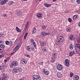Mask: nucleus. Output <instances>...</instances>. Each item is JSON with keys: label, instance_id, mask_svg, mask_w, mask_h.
<instances>
[{"label": "nucleus", "instance_id": "nucleus-1", "mask_svg": "<svg viewBox=\"0 0 80 80\" xmlns=\"http://www.w3.org/2000/svg\"><path fill=\"white\" fill-rule=\"evenodd\" d=\"M58 43L60 45H63L65 43V40L63 39V38L61 36H58L57 38Z\"/></svg>", "mask_w": 80, "mask_h": 80}, {"label": "nucleus", "instance_id": "nucleus-2", "mask_svg": "<svg viewBox=\"0 0 80 80\" xmlns=\"http://www.w3.org/2000/svg\"><path fill=\"white\" fill-rule=\"evenodd\" d=\"M13 70L15 73H18V72H21L22 71V69L20 67H16L13 69Z\"/></svg>", "mask_w": 80, "mask_h": 80}, {"label": "nucleus", "instance_id": "nucleus-3", "mask_svg": "<svg viewBox=\"0 0 80 80\" xmlns=\"http://www.w3.org/2000/svg\"><path fill=\"white\" fill-rule=\"evenodd\" d=\"M11 64L12 66L16 67L18 65V62L16 61H13L12 62Z\"/></svg>", "mask_w": 80, "mask_h": 80}, {"label": "nucleus", "instance_id": "nucleus-4", "mask_svg": "<svg viewBox=\"0 0 80 80\" xmlns=\"http://www.w3.org/2000/svg\"><path fill=\"white\" fill-rule=\"evenodd\" d=\"M38 79H41V78L39 75H34L32 77L33 80H38Z\"/></svg>", "mask_w": 80, "mask_h": 80}, {"label": "nucleus", "instance_id": "nucleus-5", "mask_svg": "<svg viewBox=\"0 0 80 80\" xmlns=\"http://www.w3.org/2000/svg\"><path fill=\"white\" fill-rule=\"evenodd\" d=\"M70 61L68 60V59H66L65 61V65L66 67H68L70 65Z\"/></svg>", "mask_w": 80, "mask_h": 80}, {"label": "nucleus", "instance_id": "nucleus-6", "mask_svg": "<svg viewBox=\"0 0 80 80\" xmlns=\"http://www.w3.org/2000/svg\"><path fill=\"white\" fill-rule=\"evenodd\" d=\"M8 78H9L8 75L4 76L2 78L0 77V80H7L8 79Z\"/></svg>", "mask_w": 80, "mask_h": 80}, {"label": "nucleus", "instance_id": "nucleus-7", "mask_svg": "<svg viewBox=\"0 0 80 80\" xmlns=\"http://www.w3.org/2000/svg\"><path fill=\"white\" fill-rule=\"evenodd\" d=\"M57 68L58 70H62L63 69V66L61 64H58L57 66Z\"/></svg>", "mask_w": 80, "mask_h": 80}, {"label": "nucleus", "instance_id": "nucleus-8", "mask_svg": "<svg viewBox=\"0 0 80 80\" xmlns=\"http://www.w3.org/2000/svg\"><path fill=\"white\" fill-rule=\"evenodd\" d=\"M68 39L71 41H73V40H75V37L73 36V35L71 34L69 37Z\"/></svg>", "mask_w": 80, "mask_h": 80}, {"label": "nucleus", "instance_id": "nucleus-9", "mask_svg": "<svg viewBox=\"0 0 80 80\" xmlns=\"http://www.w3.org/2000/svg\"><path fill=\"white\" fill-rule=\"evenodd\" d=\"M57 57V54L56 53H54L52 55V60H55V59Z\"/></svg>", "mask_w": 80, "mask_h": 80}, {"label": "nucleus", "instance_id": "nucleus-10", "mask_svg": "<svg viewBox=\"0 0 80 80\" xmlns=\"http://www.w3.org/2000/svg\"><path fill=\"white\" fill-rule=\"evenodd\" d=\"M7 2H8V0H4L3 1H2L1 2L0 5H3L5 4V3H7Z\"/></svg>", "mask_w": 80, "mask_h": 80}, {"label": "nucleus", "instance_id": "nucleus-11", "mask_svg": "<svg viewBox=\"0 0 80 80\" xmlns=\"http://www.w3.org/2000/svg\"><path fill=\"white\" fill-rule=\"evenodd\" d=\"M79 79V77L77 75H74L73 76V79L74 80H78Z\"/></svg>", "mask_w": 80, "mask_h": 80}, {"label": "nucleus", "instance_id": "nucleus-12", "mask_svg": "<svg viewBox=\"0 0 80 80\" xmlns=\"http://www.w3.org/2000/svg\"><path fill=\"white\" fill-rule=\"evenodd\" d=\"M44 5L46 7H50L52 5V4L44 3Z\"/></svg>", "mask_w": 80, "mask_h": 80}, {"label": "nucleus", "instance_id": "nucleus-13", "mask_svg": "<svg viewBox=\"0 0 80 80\" xmlns=\"http://www.w3.org/2000/svg\"><path fill=\"white\" fill-rule=\"evenodd\" d=\"M27 49L28 50V52H32L31 49V46H28L27 47Z\"/></svg>", "mask_w": 80, "mask_h": 80}, {"label": "nucleus", "instance_id": "nucleus-14", "mask_svg": "<svg viewBox=\"0 0 80 80\" xmlns=\"http://www.w3.org/2000/svg\"><path fill=\"white\" fill-rule=\"evenodd\" d=\"M42 51L44 53H47L48 52V51L47 50V48L45 47H44L42 49Z\"/></svg>", "mask_w": 80, "mask_h": 80}, {"label": "nucleus", "instance_id": "nucleus-15", "mask_svg": "<svg viewBox=\"0 0 80 80\" xmlns=\"http://www.w3.org/2000/svg\"><path fill=\"white\" fill-rule=\"evenodd\" d=\"M57 76L58 78H61L62 77V75L59 73H58L57 74Z\"/></svg>", "mask_w": 80, "mask_h": 80}, {"label": "nucleus", "instance_id": "nucleus-16", "mask_svg": "<svg viewBox=\"0 0 80 80\" xmlns=\"http://www.w3.org/2000/svg\"><path fill=\"white\" fill-rule=\"evenodd\" d=\"M78 15H76L73 16L72 18L73 20H77V19L78 18Z\"/></svg>", "mask_w": 80, "mask_h": 80}, {"label": "nucleus", "instance_id": "nucleus-17", "mask_svg": "<svg viewBox=\"0 0 80 80\" xmlns=\"http://www.w3.org/2000/svg\"><path fill=\"white\" fill-rule=\"evenodd\" d=\"M69 47H70V48L71 50H73V48H74L75 47H74V46H73V45H72L71 44H70Z\"/></svg>", "mask_w": 80, "mask_h": 80}, {"label": "nucleus", "instance_id": "nucleus-18", "mask_svg": "<svg viewBox=\"0 0 80 80\" xmlns=\"http://www.w3.org/2000/svg\"><path fill=\"white\" fill-rule=\"evenodd\" d=\"M37 16L38 18H41V17H42V14L38 13V14H37Z\"/></svg>", "mask_w": 80, "mask_h": 80}, {"label": "nucleus", "instance_id": "nucleus-19", "mask_svg": "<svg viewBox=\"0 0 80 80\" xmlns=\"http://www.w3.org/2000/svg\"><path fill=\"white\" fill-rule=\"evenodd\" d=\"M76 47L78 48V49H79L80 50V44L76 43Z\"/></svg>", "mask_w": 80, "mask_h": 80}, {"label": "nucleus", "instance_id": "nucleus-20", "mask_svg": "<svg viewBox=\"0 0 80 80\" xmlns=\"http://www.w3.org/2000/svg\"><path fill=\"white\" fill-rule=\"evenodd\" d=\"M4 48L5 46L3 44H1V45H0V49L4 50Z\"/></svg>", "mask_w": 80, "mask_h": 80}, {"label": "nucleus", "instance_id": "nucleus-21", "mask_svg": "<svg viewBox=\"0 0 80 80\" xmlns=\"http://www.w3.org/2000/svg\"><path fill=\"white\" fill-rule=\"evenodd\" d=\"M41 34L42 37H45V35H46L45 32H41Z\"/></svg>", "mask_w": 80, "mask_h": 80}, {"label": "nucleus", "instance_id": "nucleus-22", "mask_svg": "<svg viewBox=\"0 0 80 80\" xmlns=\"http://www.w3.org/2000/svg\"><path fill=\"white\" fill-rule=\"evenodd\" d=\"M37 31V30H36V28H33L32 33L33 34H34L36 33V32Z\"/></svg>", "mask_w": 80, "mask_h": 80}, {"label": "nucleus", "instance_id": "nucleus-23", "mask_svg": "<svg viewBox=\"0 0 80 80\" xmlns=\"http://www.w3.org/2000/svg\"><path fill=\"white\" fill-rule=\"evenodd\" d=\"M16 30L18 32H21V30L18 27H16Z\"/></svg>", "mask_w": 80, "mask_h": 80}, {"label": "nucleus", "instance_id": "nucleus-24", "mask_svg": "<svg viewBox=\"0 0 80 80\" xmlns=\"http://www.w3.org/2000/svg\"><path fill=\"white\" fill-rule=\"evenodd\" d=\"M29 23V22H27L26 25V26L25 27V29H27L28 28V26Z\"/></svg>", "mask_w": 80, "mask_h": 80}, {"label": "nucleus", "instance_id": "nucleus-25", "mask_svg": "<svg viewBox=\"0 0 80 80\" xmlns=\"http://www.w3.org/2000/svg\"><path fill=\"white\" fill-rule=\"evenodd\" d=\"M69 55L70 56H73V55H74V54H75L73 52V51L69 53Z\"/></svg>", "mask_w": 80, "mask_h": 80}, {"label": "nucleus", "instance_id": "nucleus-26", "mask_svg": "<svg viewBox=\"0 0 80 80\" xmlns=\"http://www.w3.org/2000/svg\"><path fill=\"white\" fill-rule=\"evenodd\" d=\"M66 30L68 32H70V31H71V28L69 27H68L66 29Z\"/></svg>", "mask_w": 80, "mask_h": 80}, {"label": "nucleus", "instance_id": "nucleus-27", "mask_svg": "<svg viewBox=\"0 0 80 80\" xmlns=\"http://www.w3.org/2000/svg\"><path fill=\"white\" fill-rule=\"evenodd\" d=\"M44 73L46 75H48L49 74H50V72L48 71H46Z\"/></svg>", "mask_w": 80, "mask_h": 80}, {"label": "nucleus", "instance_id": "nucleus-28", "mask_svg": "<svg viewBox=\"0 0 80 80\" xmlns=\"http://www.w3.org/2000/svg\"><path fill=\"white\" fill-rule=\"evenodd\" d=\"M73 52H74V54H76L78 53V52L77 51L76 49H75L73 50Z\"/></svg>", "mask_w": 80, "mask_h": 80}, {"label": "nucleus", "instance_id": "nucleus-29", "mask_svg": "<svg viewBox=\"0 0 80 80\" xmlns=\"http://www.w3.org/2000/svg\"><path fill=\"white\" fill-rule=\"evenodd\" d=\"M40 43L41 45V46H45V44L44 43V42H40Z\"/></svg>", "mask_w": 80, "mask_h": 80}, {"label": "nucleus", "instance_id": "nucleus-30", "mask_svg": "<svg viewBox=\"0 0 80 80\" xmlns=\"http://www.w3.org/2000/svg\"><path fill=\"white\" fill-rule=\"evenodd\" d=\"M31 51L32 50V51H34L35 50V49H34V47L33 46H31Z\"/></svg>", "mask_w": 80, "mask_h": 80}, {"label": "nucleus", "instance_id": "nucleus-31", "mask_svg": "<svg viewBox=\"0 0 80 80\" xmlns=\"http://www.w3.org/2000/svg\"><path fill=\"white\" fill-rule=\"evenodd\" d=\"M5 43L6 45H8L10 44V42L8 41H6L5 42Z\"/></svg>", "mask_w": 80, "mask_h": 80}, {"label": "nucleus", "instance_id": "nucleus-32", "mask_svg": "<svg viewBox=\"0 0 80 80\" xmlns=\"http://www.w3.org/2000/svg\"><path fill=\"white\" fill-rule=\"evenodd\" d=\"M21 63L22 64H23L24 65H26V64H27V61H25L24 62H21Z\"/></svg>", "mask_w": 80, "mask_h": 80}, {"label": "nucleus", "instance_id": "nucleus-33", "mask_svg": "<svg viewBox=\"0 0 80 80\" xmlns=\"http://www.w3.org/2000/svg\"><path fill=\"white\" fill-rule=\"evenodd\" d=\"M16 14L17 15H18L19 16V15H20L21 14L20 13V12H18H18H17V11H16L15 12Z\"/></svg>", "mask_w": 80, "mask_h": 80}, {"label": "nucleus", "instance_id": "nucleus-34", "mask_svg": "<svg viewBox=\"0 0 80 80\" xmlns=\"http://www.w3.org/2000/svg\"><path fill=\"white\" fill-rule=\"evenodd\" d=\"M20 43H18V45H17L16 46V47L17 48H18L19 47H20Z\"/></svg>", "mask_w": 80, "mask_h": 80}, {"label": "nucleus", "instance_id": "nucleus-35", "mask_svg": "<svg viewBox=\"0 0 80 80\" xmlns=\"http://www.w3.org/2000/svg\"><path fill=\"white\" fill-rule=\"evenodd\" d=\"M9 58H7L6 59H5L4 60V62H8V61H9Z\"/></svg>", "mask_w": 80, "mask_h": 80}, {"label": "nucleus", "instance_id": "nucleus-36", "mask_svg": "<svg viewBox=\"0 0 80 80\" xmlns=\"http://www.w3.org/2000/svg\"><path fill=\"white\" fill-rule=\"evenodd\" d=\"M13 1H10L8 3L9 5H11V4H13Z\"/></svg>", "mask_w": 80, "mask_h": 80}, {"label": "nucleus", "instance_id": "nucleus-37", "mask_svg": "<svg viewBox=\"0 0 80 80\" xmlns=\"http://www.w3.org/2000/svg\"><path fill=\"white\" fill-rule=\"evenodd\" d=\"M4 36V34L2 33H1L0 34V37H3Z\"/></svg>", "mask_w": 80, "mask_h": 80}, {"label": "nucleus", "instance_id": "nucleus-38", "mask_svg": "<svg viewBox=\"0 0 80 80\" xmlns=\"http://www.w3.org/2000/svg\"><path fill=\"white\" fill-rule=\"evenodd\" d=\"M68 22H72V19H71V18H68Z\"/></svg>", "mask_w": 80, "mask_h": 80}, {"label": "nucleus", "instance_id": "nucleus-39", "mask_svg": "<svg viewBox=\"0 0 80 80\" xmlns=\"http://www.w3.org/2000/svg\"><path fill=\"white\" fill-rule=\"evenodd\" d=\"M4 50V49L0 48V53H3V52Z\"/></svg>", "mask_w": 80, "mask_h": 80}, {"label": "nucleus", "instance_id": "nucleus-40", "mask_svg": "<svg viewBox=\"0 0 80 80\" xmlns=\"http://www.w3.org/2000/svg\"><path fill=\"white\" fill-rule=\"evenodd\" d=\"M10 46H12V44H13V42H12V41H10Z\"/></svg>", "mask_w": 80, "mask_h": 80}, {"label": "nucleus", "instance_id": "nucleus-41", "mask_svg": "<svg viewBox=\"0 0 80 80\" xmlns=\"http://www.w3.org/2000/svg\"><path fill=\"white\" fill-rule=\"evenodd\" d=\"M1 71L2 72H5V69L3 68V69H1Z\"/></svg>", "mask_w": 80, "mask_h": 80}, {"label": "nucleus", "instance_id": "nucleus-42", "mask_svg": "<svg viewBox=\"0 0 80 80\" xmlns=\"http://www.w3.org/2000/svg\"><path fill=\"white\" fill-rule=\"evenodd\" d=\"M20 80H26V78H25V77L22 78L20 79Z\"/></svg>", "mask_w": 80, "mask_h": 80}, {"label": "nucleus", "instance_id": "nucleus-43", "mask_svg": "<svg viewBox=\"0 0 80 80\" xmlns=\"http://www.w3.org/2000/svg\"><path fill=\"white\" fill-rule=\"evenodd\" d=\"M77 2L78 4H80V0H77Z\"/></svg>", "mask_w": 80, "mask_h": 80}, {"label": "nucleus", "instance_id": "nucleus-44", "mask_svg": "<svg viewBox=\"0 0 80 80\" xmlns=\"http://www.w3.org/2000/svg\"><path fill=\"white\" fill-rule=\"evenodd\" d=\"M39 65H42L43 64V62H41L39 63Z\"/></svg>", "mask_w": 80, "mask_h": 80}, {"label": "nucleus", "instance_id": "nucleus-45", "mask_svg": "<svg viewBox=\"0 0 80 80\" xmlns=\"http://www.w3.org/2000/svg\"><path fill=\"white\" fill-rule=\"evenodd\" d=\"M45 34H46V35H45V36H47V35H50V33H49V32H48V33L45 32Z\"/></svg>", "mask_w": 80, "mask_h": 80}, {"label": "nucleus", "instance_id": "nucleus-46", "mask_svg": "<svg viewBox=\"0 0 80 80\" xmlns=\"http://www.w3.org/2000/svg\"><path fill=\"white\" fill-rule=\"evenodd\" d=\"M77 41L78 43H79L80 41V39H77Z\"/></svg>", "mask_w": 80, "mask_h": 80}, {"label": "nucleus", "instance_id": "nucleus-47", "mask_svg": "<svg viewBox=\"0 0 80 80\" xmlns=\"http://www.w3.org/2000/svg\"><path fill=\"white\" fill-rule=\"evenodd\" d=\"M18 50V48H16V47L13 49V51H15V50Z\"/></svg>", "mask_w": 80, "mask_h": 80}, {"label": "nucleus", "instance_id": "nucleus-48", "mask_svg": "<svg viewBox=\"0 0 80 80\" xmlns=\"http://www.w3.org/2000/svg\"><path fill=\"white\" fill-rule=\"evenodd\" d=\"M73 73L71 74L70 75V77H73Z\"/></svg>", "mask_w": 80, "mask_h": 80}, {"label": "nucleus", "instance_id": "nucleus-49", "mask_svg": "<svg viewBox=\"0 0 80 80\" xmlns=\"http://www.w3.org/2000/svg\"><path fill=\"white\" fill-rule=\"evenodd\" d=\"M0 43H3V40L0 41Z\"/></svg>", "mask_w": 80, "mask_h": 80}, {"label": "nucleus", "instance_id": "nucleus-50", "mask_svg": "<svg viewBox=\"0 0 80 80\" xmlns=\"http://www.w3.org/2000/svg\"><path fill=\"white\" fill-rule=\"evenodd\" d=\"M42 71L43 72V73H45V72H45V69H43Z\"/></svg>", "mask_w": 80, "mask_h": 80}, {"label": "nucleus", "instance_id": "nucleus-51", "mask_svg": "<svg viewBox=\"0 0 80 80\" xmlns=\"http://www.w3.org/2000/svg\"><path fill=\"white\" fill-rule=\"evenodd\" d=\"M28 32L26 33L25 35H24V36L27 37V35H28Z\"/></svg>", "mask_w": 80, "mask_h": 80}, {"label": "nucleus", "instance_id": "nucleus-52", "mask_svg": "<svg viewBox=\"0 0 80 80\" xmlns=\"http://www.w3.org/2000/svg\"><path fill=\"white\" fill-rule=\"evenodd\" d=\"M34 47L36 49H37V48H36V47H37V45H36V44L34 45Z\"/></svg>", "mask_w": 80, "mask_h": 80}, {"label": "nucleus", "instance_id": "nucleus-53", "mask_svg": "<svg viewBox=\"0 0 80 80\" xmlns=\"http://www.w3.org/2000/svg\"><path fill=\"white\" fill-rule=\"evenodd\" d=\"M3 16H4V17H7V16L5 14H4L3 15Z\"/></svg>", "mask_w": 80, "mask_h": 80}, {"label": "nucleus", "instance_id": "nucleus-54", "mask_svg": "<svg viewBox=\"0 0 80 80\" xmlns=\"http://www.w3.org/2000/svg\"><path fill=\"white\" fill-rule=\"evenodd\" d=\"M42 28H43V29H45L46 28V27H45V26H43Z\"/></svg>", "mask_w": 80, "mask_h": 80}, {"label": "nucleus", "instance_id": "nucleus-55", "mask_svg": "<svg viewBox=\"0 0 80 80\" xmlns=\"http://www.w3.org/2000/svg\"><path fill=\"white\" fill-rule=\"evenodd\" d=\"M31 42H32V43H33V42H34V41H33V39H31Z\"/></svg>", "mask_w": 80, "mask_h": 80}, {"label": "nucleus", "instance_id": "nucleus-56", "mask_svg": "<svg viewBox=\"0 0 80 80\" xmlns=\"http://www.w3.org/2000/svg\"><path fill=\"white\" fill-rule=\"evenodd\" d=\"M27 57H28V58H30V56L28 55H27Z\"/></svg>", "mask_w": 80, "mask_h": 80}, {"label": "nucleus", "instance_id": "nucleus-57", "mask_svg": "<svg viewBox=\"0 0 80 80\" xmlns=\"http://www.w3.org/2000/svg\"><path fill=\"white\" fill-rule=\"evenodd\" d=\"M33 43V45H36V44L35 43V42L34 41V42Z\"/></svg>", "mask_w": 80, "mask_h": 80}, {"label": "nucleus", "instance_id": "nucleus-58", "mask_svg": "<svg viewBox=\"0 0 80 80\" xmlns=\"http://www.w3.org/2000/svg\"><path fill=\"white\" fill-rule=\"evenodd\" d=\"M24 39L25 40V39H26V38H27V36H24Z\"/></svg>", "mask_w": 80, "mask_h": 80}, {"label": "nucleus", "instance_id": "nucleus-59", "mask_svg": "<svg viewBox=\"0 0 80 80\" xmlns=\"http://www.w3.org/2000/svg\"><path fill=\"white\" fill-rule=\"evenodd\" d=\"M78 27H80V22H79L78 24Z\"/></svg>", "mask_w": 80, "mask_h": 80}, {"label": "nucleus", "instance_id": "nucleus-60", "mask_svg": "<svg viewBox=\"0 0 80 80\" xmlns=\"http://www.w3.org/2000/svg\"><path fill=\"white\" fill-rule=\"evenodd\" d=\"M25 60L23 59L22 61H21V62H25Z\"/></svg>", "mask_w": 80, "mask_h": 80}, {"label": "nucleus", "instance_id": "nucleus-61", "mask_svg": "<svg viewBox=\"0 0 80 80\" xmlns=\"http://www.w3.org/2000/svg\"><path fill=\"white\" fill-rule=\"evenodd\" d=\"M0 67H1V68H3V67H4V66H3V65H2V66H0Z\"/></svg>", "mask_w": 80, "mask_h": 80}, {"label": "nucleus", "instance_id": "nucleus-62", "mask_svg": "<svg viewBox=\"0 0 80 80\" xmlns=\"http://www.w3.org/2000/svg\"><path fill=\"white\" fill-rule=\"evenodd\" d=\"M27 54H24V55L26 57H27Z\"/></svg>", "mask_w": 80, "mask_h": 80}, {"label": "nucleus", "instance_id": "nucleus-63", "mask_svg": "<svg viewBox=\"0 0 80 80\" xmlns=\"http://www.w3.org/2000/svg\"><path fill=\"white\" fill-rule=\"evenodd\" d=\"M2 57V56L1 55H0V58H1Z\"/></svg>", "mask_w": 80, "mask_h": 80}, {"label": "nucleus", "instance_id": "nucleus-64", "mask_svg": "<svg viewBox=\"0 0 80 80\" xmlns=\"http://www.w3.org/2000/svg\"><path fill=\"white\" fill-rule=\"evenodd\" d=\"M28 0H22V1H23V2L25 1H27Z\"/></svg>", "mask_w": 80, "mask_h": 80}]
</instances>
